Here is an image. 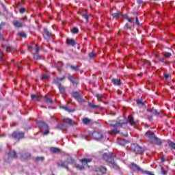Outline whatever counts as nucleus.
Returning <instances> with one entry per match:
<instances>
[{
  "label": "nucleus",
  "mask_w": 175,
  "mask_h": 175,
  "mask_svg": "<svg viewBox=\"0 0 175 175\" xmlns=\"http://www.w3.org/2000/svg\"><path fill=\"white\" fill-rule=\"evenodd\" d=\"M145 136L149 139L150 144H156L157 146H162V141L159 139L155 133L151 131H148L145 133Z\"/></svg>",
  "instance_id": "obj_1"
},
{
  "label": "nucleus",
  "mask_w": 175,
  "mask_h": 175,
  "mask_svg": "<svg viewBox=\"0 0 175 175\" xmlns=\"http://www.w3.org/2000/svg\"><path fill=\"white\" fill-rule=\"evenodd\" d=\"M131 150L135 154H142V152H144L145 149L138 144H133L131 146Z\"/></svg>",
  "instance_id": "obj_2"
},
{
  "label": "nucleus",
  "mask_w": 175,
  "mask_h": 175,
  "mask_svg": "<svg viewBox=\"0 0 175 175\" xmlns=\"http://www.w3.org/2000/svg\"><path fill=\"white\" fill-rule=\"evenodd\" d=\"M37 124L41 131H43L44 129L45 130V132H44L43 135H47L49 133H50V130H49V124H46V122L43 121H39Z\"/></svg>",
  "instance_id": "obj_3"
},
{
  "label": "nucleus",
  "mask_w": 175,
  "mask_h": 175,
  "mask_svg": "<svg viewBox=\"0 0 175 175\" xmlns=\"http://www.w3.org/2000/svg\"><path fill=\"white\" fill-rule=\"evenodd\" d=\"M92 160L90 159H83L81 162L83 165H76L75 167L78 169V170H84L85 169V166L88 165V163L91 162Z\"/></svg>",
  "instance_id": "obj_4"
},
{
  "label": "nucleus",
  "mask_w": 175,
  "mask_h": 175,
  "mask_svg": "<svg viewBox=\"0 0 175 175\" xmlns=\"http://www.w3.org/2000/svg\"><path fill=\"white\" fill-rule=\"evenodd\" d=\"M103 159L107 162V163H110L113 162L114 157L111 152L104 153L103 154Z\"/></svg>",
  "instance_id": "obj_5"
},
{
  "label": "nucleus",
  "mask_w": 175,
  "mask_h": 175,
  "mask_svg": "<svg viewBox=\"0 0 175 175\" xmlns=\"http://www.w3.org/2000/svg\"><path fill=\"white\" fill-rule=\"evenodd\" d=\"M24 136H25V134L23 132L14 131L12 134V139L17 141L20 140V139H24Z\"/></svg>",
  "instance_id": "obj_6"
},
{
  "label": "nucleus",
  "mask_w": 175,
  "mask_h": 175,
  "mask_svg": "<svg viewBox=\"0 0 175 175\" xmlns=\"http://www.w3.org/2000/svg\"><path fill=\"white\" fill-rule=\"evenodd\" d=\"M107 172V168L106 167L100 166L96 168L94 171V174L103 175V174H106Z\"/></svg>",
  "instance_id": "obj_7"
},
{
  "label": "nucleus",
  "mask_w": 175,
  "mask_h": 175,
  "mask_svg": "<svg viewBox=\"0 0 175 175\" xmlns=\"http://www.w3.org/2000/svg\"><path fill=\"white\" fill-rule=\"evenodd\" d=\"M71 95L72 98L76 99V100H77V102H79V103L84 102V98H83V97L80 96V93H79V92H72Z\"/></svg>",
  "instance_id": "obj_8"
},
{
  "label": "nucleus",
  "mask_w": 175,
  "mask_h": 175,
  "mask_svg": "<svg viewBox=\"0 0 175 175\" xmlns=\"http://www.w3.org/2000/svg\"><path fill=\"white\" fill-rule=\"evenodd\" d=\"M118 124H119V128H122L123 125L128 124V119L125 116H120L118 118Z\"/></svg>",
  "instance_id": "obj_9"
},
{
  "label": "nucleus",
  "mask_w": 175,
  "mask_h": 175,
  "mask_svg": "<svg viewBox=\"0 0 175 175\" xmlns=\"http://www.w3.org/2000/svg\"><path fill=\"white\" fill-rule=\"evenodd\" d=\"M92 136L95 140H102L103 138V135L99 131L93 132Z\"/></svg>",
  "instance_id": "obj_10"
},
{
  "label": "nucleus",
  "mask_w": 175,
  "mask_h": 175,
  "mask_svg": "<svg viewBox=\"0 0 175 175\" xmlns=\"http://www.w3.org/2000/svg\"><path fill=\"white\" fill-rule=\"evenodd\" d=\"M129 167L131 169V170H137V172H140L142 170V168L139 167V165H136L135 163H131L129 165Z\"/></svg>",
  "instance_id": "obj_11"
},
{
  "label": "nucleus",
  "mask_w": 175,
  "mask_h": 175,
  "mask_svg": "<svg viewBox=\"0 0 175 175\" xmlns=\"http://www.w3.org/2000/svg\"><path fill=\"white\" fill-rule=\"evenodd\" d=\"M17 157H18L17 152H16V151H14V150L10 151V152L8 154L9 159H16Z\"/></svg>",
  "instance_id": "obj_12"
},
{
  "label": "nucleus",
  "mask_w": 175,
  "mask_h": 175,
  "mask_svg": "<svg viewBox=\"0 0 175 175\" xmlns=\"http://www.w3.org/2000/svg\"><path fill=\"white\" fill-rule=\"evenodd\" d=\"M147 111L148 113H150L151 114H152L153 116H159V114H161V111H158V110L152 108V109H148Z\"/></svg>",
  "instance_id": "obj_13"
},
{
  "label": "nucleus",
  "mask_w": 175,
  "mask_h": 175,
  "mask_svg": "<svg viewBox=\"0 0 175 175\" xmlns=\"http://www.w3.org/2000/svg\"><path fill=\"white\" fill-rule=\"evenodd\" d=\"M128 120H129V122L130 124V125H131L132 126L136 125V124H137L136 122V121H135V118H133V116L132 115H130L128 116Z\"/></svg>",
  "instance_id": "obj_14"
},
{
  "label": "nucleus",
  "mask_w": 175,
  "mask_h": 175,
  "mask_svg": "<svg viewBox=\"0 0 175 175\" xmlns=\"http://www.w3.org/2000/svg\"><path fill=\"white\" fill-rule=\"evenodd\" d=\"M108 124L110 126H112L113 128H119L118 126V123L117 121L116 120H109L108 121Z\"/></svg>",
  "instance_id": "obj_15"
},
{
  "label": "nucleus",
  "mask_w": 175,
  "mask_h": 175,
  "mask_svg": "<svg viewBox=\"0 0 175 175\" xmlns=\"http://www.w3.org/2000/svg\"><path fill=\"white\" fill-rule=\"evenodd\" d=\"M3 47L6 49L7 53H14V51L16 50L15 48L12 47L9 44L5 45Z\"/></svg>",
  "instance_id": "obj_16"
},
{
  "label": "nucleus",
  "mask_w": 175,
  "mask_h": 175,
  "mask_svg": "<svg viewBox=\"0 0 175 175\" xmlns=\"http://www.w3.org/2000/svg\"><path fill=\"white\" fill-rule=\"evenodd\" d=\"M68 46H76V41L73 38H68L66 41Z\"/></svg>",
  "instance_id": "obj_17"
},
{
  "label": "nucleus",
  "mask_w": 175,
  "mask_h": 175,
  "mask_svg": "<svg viewBox=\"0 0 175 175\" xmlns=\"http://www.w3.org/2000/svg\"><path fill=\"white\" fill-rule=\"evenodd\" d=\"M13 25L16 28H23V27H24V24L18 21H14Z\"/></svg>",
  "instance_id": "obj_18"
},
{
  "label": "nucleus",
  "mask_w": 175,
  "mask_h": 175,
  "mask_svg": "<svg viewBox=\"0 0 175 175\" xmlns=\"http://www.w3.org/2000/svg\"><path fill=\"white\" fill-rule=\"evenodd\" d=\"M63 122L68 124V125H75L76 124L73 120L70 118H65L63 119Z\"/></svg>",
  "instance_id": "obj_19"
},
{
  "label": "nucleus",
  "mask_w": 175,
  "mask_h": 175,
  "mask_svg": "<svg viewBox=\"0 0 175 175\" xmlns=\"http://www.w3.org/2000/svg\"><path fill=\"white\" fill-rule=\"evenodd\" d=\"M59 92L62 94V95H64L66 92V88L65 86L62 85V84H59L58 86Z\"/></svg>",
  "instance_id": "obj_20"
},
{
  "label": "nucleus",
  "mask_w": 175,
  "mask_h": 175,
  "mask_svg": "<svg viewBox=\"0 0 175 175\" xmlns=\"http://www.w3.org/2000/svg\"><path fill=\"white\" fill-rule=\"evenodd\" d=\"M51 152H52L53 154H58V153L61 152V149H59L57 147H51Z\"/></svg>",
  "instance_id": "obj_21"
},
{
  "label": "nucleus",
  "mask_w": 175,
  "mask_h": 175,
  "mask_svg": "<svg viewBox=\"0 0 175 175\" xmlns=\"http://www.w3.org/2000/svg\"><path fill=\"white\" fill-rule=\"evenodd\" d=\"M112 83L113 85H122V82L120 79H112Z\"/></svg>",
  "instance_id": "obj_22"
},
{
  "label": "nucleus",
  "mask_w": 175,
  "mask_h": 175,
  "mask_svg": "<svg viewBox=\"0 0 175 175\" xmlns=\"http://www.w3.org/2000/svg\"><path fill=\"white\" fill-rule=\"evenodd\" d=\"M58 166L59 167H64V169H69V167H68V163L66 162H62L58 163Z\"/></svg>",
  "instance_id": "obj_23"
},
{
  "label": "nucleus",
  "mask_w": 175,
  "mask_h": 175,
  "mask_svg": "<svg viewBox=\"0 0 175 175\" xmlns=\"http://www.w3.org/2000/svg\"><path fill=\"white\" fill-rule=\"evenodd\" d=\"M88 106L90 107V109H100V106L93 104L92 103H89Z\"/></svg>",
  "instance_id": "obj_24"
},
{
  "label": "nucleus",
  "mask_w": 175,
  "mask_h": 175,
  "mask_svg": "<svg viewBox=\"0 0 175 175\" xmlns=\"http://www.w3.org/2000/svg\"><path fill=\"white\" fill-rule=\"evenodd\" d=\"M120 16H122V12H116L111 14V16L113 17V18H118Z\"/></svg>",
  "instance_id": "obj_25"
},
{
  "label": "nucleus",
  "mask_w": 175,
  "mask_h": 175,
  "mask_svg": "<svg viewBox=\"0 0 175 175\" xmlns=\"http://www.w3.org/2000/svg\"><path fill=\"white\" fill-rule=\"evenodd\" d=\"M60 109H64V110H66V111H68V113H73L75 111V109H70L66 106H60Z\"/></svg>",
  "instance_id": "obj_26"
},
{
  "label": "nucleus",
  "mask_w": 175,
  "mask_h": 175,
  "mask_svg": "<svg viewBox=\"0 0 175 175\" xmlns=\"http://www.w3.org/2000/svg\"><path fill=\"white\" fill-rule=\"evenodd\" d=\"M70 68L71 70H74V72H79V70H80L79 66L71 65L70 66Z\"/></svg>",
  "instance_id": "obj_27"
},
{
  "label": "nucleus",
  "mask_w": 175,
  "mask_h": 175,
  "mask_svg": "<svg viewBox=\"0 0 175 175\" xmlns=\"http://www.w3.org/2000/svg\"><path fill=\"white\" fill-rule=\"evenodd\" d=\"M40 98H42L41 96H36L35 94H31V98L33 100H40Z\"/></svg>",
  "instance_id": "obj_28"
},
{
  "label": "nucleus",
  "mask_w": 175,
  "mask_h": 175,
  "mask_svg": "<svg viewBox=\"0 0 175 175\" xmlns=\"http://www.w3.org/2000/svg\"><path fill=\"white\" fill-rule=\"evenodd\" d=\"M5 64V59H3V53L0 51V65Z\"/></svg>",
  "instance_id": "obj_29"
},
{
  "label": "nucleus",
  "mask_w": 175,
  "mask_h": 175,
  "mask_svg": "<svg viewBox=\"0 0 175 175\" xmlns=\"http://www.w3.org/2000/svg\"><path fill=\"white\" fill-rule=\"evenodd\" d=\"M52 84H55L56 85H57L59 87V84H62V83L59 82V79H58V77H57L56 79H53Z\"/></svg>",
  "instance_id": "obj_30"
},
{
  "label": "nucleus",
  "mask_w": 175,
  "mask_h": 175,
  "mask_svg": "<svg viewBox=\"0 0 175 175\" xmlns=\"http://www.w3.org/2000/svg\"><path fill=\"white\" fill-rule=\"evenodd\" d=\"M167 144L169 147H170V148H173L174 150H175V143L170 141V140H167Z\"/></svg>",
  "instance_id": "obj_31"
},
{
  "label": "nucleus",
  "mask_w": 175,
  "mask_h": 175,
  "mask_svg": "<svg viewBox=\"0 0 175 175\" xmlns=\"http://www.w3.org/2000/svg\"><path fill=\"white\" fill-rule=\"evenodd\" d=\"M44 32L48 38H50V36H51V32H50L49 29H47V28L46 27L44 28Z\"/></svg>",
  "instance_id": "obj_32"
},
{
  "label": "nucleus",
  "mask_w": 175,
  "mask_h": 175,
  "mask_svg": "<svg viewBox=\"0 0 175 175\" xmlns=\"http://www.w3.org/2000/svg\"><path fill=\"white\" fill-rule=\"evenodd\" d=\"M118 143L120 146H124V144H126V141H125V139H118Z\"/></svg>",
  "instance_id": "obj_33"
},
{
  "label": "nucleus",
  "mask_w": 175,
  "mask_h": 175,
  "mask_svg": "<svg viewBox=\"0 0 175 175\" xmlns=\"http://www.w3.org/2000/svg\"><path fill=\"white\" fill-rule=\"evenodd\" d=\"M82 122L85 125H87L91 122V120H90L88 118H85L83 119Z\"/></svg>",
  "instance_id": "obj_34"
},
{
  "label": "nucleus",
  "mask_w": 175,
  "mask_h": 175,
  "mask_svg": "<svg viewBox=\"0 0 175 175\" xmlns=\"http://www.w3.org/2000/svg\"><path fill=\"white\" fill-rule=\"evenodd\" d=\"M41 80H47L50 79V76L47 74H44L40 77Z\"/></svg>",
  "instance_id": "obj_35"
},
{
  "label": "nucleus",
  "mask_w": 175,
  "mask_h": 175,
  "mask_svg": "<svg viewBox=\"0 0 175 175\" xmlns=\"http://www.w3.org/2000/svg\"><path fill=\"white\" fill-rule=\"evenodd\" d=\"M33 58L34 59L40 60L42 58L40 57V55H39V53H33Z\"/></svg>",
  "instance_id": "obj_36"
},
{
  "label": "nucleus",
  "mask_w": 175,
  "mask_h": 175,
  "mask_svg": "<svg viewBox=\"0 0 175 175\" xmlns=\"http://www.w3.org/2000/svg\"><path fill=\"white\" fill-rule=\"evenodd\" d=\"M111 165V167H112V169H118V165H117V164H116V163L114 162V159H113V161L112 163H109Z\"/></svg>",
  "instance_id": "obj_37"
},
{
  "label": "nucleus",
  "mask_w": 175,
  "mask_h": 175,
  "mask_svg": "<svg viewBox=\"0 0 175 175\" xmlns=\"http://www.w3.org/2000/svg\"><path fill=\"white\" fill-rule=\"evenodd\" d=\"M96 57V53L94 52L89 53V58L90 59H93V58H95Z\"/></svg>",
  "instance_id": "obj_38"
},
{
  "label": "nucleus",
  "mask_w": 175,
  "mask_h": 175,
  "mask_svg": "<svg viewBox=\"0 0 175 175\" xmlns=\"http://www.w3.org/2000/svg\"><path fill=\"white\" fill-rule=\"evenodd\" d=\"M18 36H20L21 38H27V33H25V32L24 31H21L18 33Z\"/></svg>",
  "instance_id": "obj_39"
},
{
  "label": "nucleus",
  "mask_w": 175,
  "mask_h": 175,
  "mask_svg": "<svg viewBox=\"0 0 175 175\" xmlns=\"http://www.w3.org/2000/svg\"><path fill=\"white\" fill-rule=\"evenodd\" d=\"M44 98L46 103H53V100L51 98H49L46 96H44Z\"/></svg>",
  "instance_id": "obj_40"
},
{
  "label": "nucleus",
  "mask_w": 175,
  "mask_h": 175,
  "mask_svg": "<svg viewBox=\"0 0 175 175\" xmlns=\"http://www.w3.org/2000/svg\"><path fill=\"white\" fill-rule=\"evenodd\" d=\"M72 33H79V29L77 27H74L71 29Z\"/></svg>",
  "instance_id": "obj_41"
},
{
  "label": "nucleus",
  "mask_w": 175,
  "mask_h": 175,
  "mask_svg": "<svg viewBox=\"0 0 175 175\" xmlns=\"http://www.w3.org/2000/svg\"><path fill=\"white\" fill-rule=\"evenodd\" d=\"M135 24H137L138 27H142V24L139 22V17L137 16H135Z\"/></svg>",
  "instance_id": "obj_42"
},
{
  "label": "nucleus",
  "mask_w": 175,
  "mask_h": 175,
  "mask_svg": "<svg viewBox=\"0 0 175 175\" xmlns=\"http://www.w3.org/2000/svg\"><path fill=\"white\" fill-rule=\"evenodd\" d=\"M82 17H83L86 21H88V18H90V16H88V14L87 13L82 14Z\"/></svg>",
  "instance_id": "obj_43"
},
{
  "label": "nucleus",
  "mask_w": 175,
  "mask_h": 175,
  "mask_svg": "<svg viewBox=\"0 0 175 175\" xmlns=\"http://www.w3.org/2000/svg\"><path fill=\"white\" fill-rule=\"evenodd\" d=\"M40 47L39 45L36 44L34 48H33V50H34L36 51V53H39V50H40Z\"/></svg>",
  "instance_id": "obj_44"
},
{
  "label": "nucleus",
  "mask_w": 175,
  "mask_h": 175,
  "mask_svg": "<svg viewBox=\"0 0 175 175\" xmlns=\"http://www.w3.org/2000/svg\"><path fill=\"white\" fill-rule=\"evenodd\" d=\"M124 17L126 18V20H128L129 23H133V20L129 16L124 15Z\"/></svg>",
  "instance_id": "obj_45"
},
{
  "label": "nucleus",
  "mask_w": 175,
  "mask_h": 175,
  "mask_svg": "<svg viewBox=\"0 0 175 175\" xmlns=\"http://www.w3.org/2000/svg\"><path fill=\"white\" fill-rule=\"evenodd\" d=\"M75 79V77L72 75H68V80H69V81H73Z\"/></svg>",
  "instance_id": "obj_46"
},
{
  "label": "nucleus",
  "mask_w": 175,
  "mask_h": 175,
  "mask_svg": "<svg viewBox=\"0 0 175 175\" xmlns=\"http://www.w3.org/2000/svg\"><path fill=\"white\" fill-rule=\"evenodd\" d=\"M172 55V53H169V52H166L165 54H164V57L165 58H170V56Z\"/></svg>",
  "instance_id": "obj_47"
},
{
  "label": "nucleus",
  "mask_w": 175,
  "mask_h": 175,
  "mask_svg": "<svg viewBox=\"0 0 175 175\" xmlns=\"http://www.w3.org/2000/svg\"><path fill=\"white\" fill-rule=\"evenodd\" d=\"M95 96L97 99H102V98H103V95L101 94H97L95 95Z\"/></svg>",
  "instance_id": "obj_48"
},
{
  "label": "nucleus",
  "mask_w": 175,
  "mask_h": 175,
  "mask_svg": "<svg viewBox=\"0 0 175 175\" xmlns=\"http://www.w3.org/2000/svg\"><path fill=\"white\" fill-rule=\"evenodd\" d=\"M27 9H25V8H22L20 9L19 10V13H21V14H23V13H25Z\"/></svg>",
  "instance_id": "obj_49"
},
{
  "label": "nucleus",
  "mask_w": 175,
  "mask_h": 175,
  "mask_svg": "<svg viewBox=\"0 0 175 175\" xmlns=\"http://www.w3.org/2000/svg\"><path fill=\"white\" fill-rule=\"evenodd\" d=\"M137 103L138 105H142V106H144V103H143V101L142 100H140V99L137 100Z\"/></svg>",
  "instance_id": "obj_50"
},
{
  "label": "nucleus",
  "mask_w": 175,
  "mask_h": 175,
  "mask_svg": "<svg viewBox=\"0 0 175 175\" xmlns=\"http://www.w3.org/2000/svg\"><path fill=\"white\" fill-rule=\"evenodd\" d=\"M71 83H72L73 85H75L76 84H79V81L74 79V80L71 81Z\"/></svg>",
  "instance_id": "obj_51"
},
{
  "label": "nucleus",
  "mask_w": 175,
  "mask_h": 175,
  "mask_svg": "<svg viewBox=\"0 0 175 175\" xmlns=\"http://www.w3.org/2000/svg\"><path fill=\"white\" fill-rule=\"evenodd\" d=\"M161 174L166 175L167 174V172H166L165 170H163V167H161Z\"/></svg>",
  "instance_id": "obj_52"
},
{
  "label": "nucleus",
  "mask_w": 175,
  "mask_h": 175,
  "mask_svg": "<svg viewBox=\"0 0 175 175\" xmlns=\"http://www.w3.org/2000/svg\"><path fill=\"white\" fill-rule=\"evenodd\" d=\"M43 159H44V157H36V161H43Z\"/></svg>",
  "instance_id": "obj_53"
},
{
  "label": "nucleus",
  "mask_w": 175,
  "mask_h": 175,
  "mask_svg": "<svg viewBox=\"0 0 175 175\" xmlns=\"http://www.w3.org/2000/svg\"><path fill=\"white\" fill-rule=\"evenodd\" d=\"M164 77H165V80H167V79H169V77H170L169 74L164 73Z\"/></svg>",
  "instance_id": "obj_54"
},
{
  "label": "nucleus",
  "mask_w": 175,
  "mask_h": 175,
  "mask_svg": "<svg viewBox=\"0 0 175 175\" xmlns=\"http://www.w3.org/2000/svg\"><path fill=\"white\" fill-rule=\"evenodd\" d=\"M125 29H131V27H129V25L128 23H126L124 25Z\"/></svg>",
  "instance_id": "obj_55"
},
{
  "label": "nucleus",
  "mask_w": 175,
  "mask_h": 175,
  "mask_svg": "<svg viewBox=\"0 0 175 175\" xmlns=\"http://www.w3.org/2000/svg\"><path fill=\"white\" fill-rule=\"evenodd\" d=\"M57 79H59V81H63V80H65V76H63L61 78L57 77Z\"/></svg>",
  "instance_id": "obj_56"
},
{
  "label": "nucleus",
  "mask_w": 175,
  "mask_h": 175,
  "mask_svg": "<svg viewBox=\"0 0 175 175\" xmlns=\"http://www.w3.org/2000/svg\"><path fill=\"white\" fill-rule=\"evenodd\" d=\"M145 173L148 175H154V174H152V172L150 171H146Z\"/></svg>",
  "instance_id": "obj_57"
},
{
  "label": "nucleus",
  "mask_w": 175,
  "mask_h": 175,
  "mask_svg": "<svg viewBox=\"0 0 175 175\" xmlns=\"http://www.w3.org/2000/svg\"><path fill=\"white\" fill-rule=\"evenodd\" d=\"M161 162H166V159L165 158V157H161Z\"/></svg>",
  "instance_id": "obj_58"
},
{
  "label": "nucleus",
  "mask_w": 175,
  "mask_h": 175,
  "mask_svg": "<svg viewBox=\"0 0 175 175\" xmlns=\"http://www.w3.org/2000/svg\"><path fill=\"white\" fill-rule=\"evenodd\" d=\"M147 118H148V120L149 121H152V116H148V115Z\"/></svg>",
  "instance_id": "obj_59"
},
{
  "label": "nucleus",
  "mask_w": 175,
  "mask_h": 175,
  "mask_svg": "<svg viewBox=\"0 0 175 175\" xmlns=\"http://www.w3.org/2000/svg\"><path fill=\"white\" fill-rule=\"evenodd\" d=\"M122 135L123 136L126 137V136H128V132L125 131L124 133H122Z\"/></svg>",
  "instance_id": "obj_60"
},
{
  "label": "nucleus",
  "mask_w": 175,
  "mask_h": 175,
  "mask_svg": "<svg viewBox=\"0 0 175 175\" xmlns=\"http://www.w3.org/2000/svg\"><path fill=\"white\" fill-rule=\"evenodd\" d=\"M113 133H120V131H117V129H114V130H113Z\"/></svg>",
  "instance_id": "obj_61"
},
{
  "label": "nucleus",
  "mask_w": 175,
  "mask_h": 175,
  "mask_svg": "<svg viewBox=\"0 0 175 175\" xmlns=\"http://www.w3.org/2000/svg\"><path fill=\"white\" fill-rule=\"evenodd\" d=\"M18 68H19V69H22L23 68L21 67V64H18Z\"/></svg>",
  "instance_id": "obj_62"
},
{
  "label": "nucleus",
  "mask_w": 175,
  "mask_h": 175,
  "mask_svg": "<svg viewBox=\"0 0 175 175\" xmlns=\"http://www.w3.org/2000/svg\"><path fill=\"white\" fill-rule=\"evenodd\" d=\"M2 29V25H0V31Z\"/></svg>",
  "instance_id": "obj_63"
},
{
  "label": "nucleus",
  "mask_w": 175,
  "mask_h": 175,
  "mask_svg": "<svg viewBox=\"0 0 175 175\" xmlns=\"http://www.w3.org/2000/svg\"><path fill=\"white\" fill-rule=\"evenodd\" d=\"M21 54H25V53H24V52H23V51H21Z\"/></svg>",
  "instance_id": "obj_64"
}]
</instances>
